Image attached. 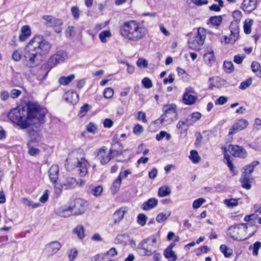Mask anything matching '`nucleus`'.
<instances>
[{"label": "nucleus", "instance_id": "obj_1", "mask_svg": "<svg viewBox=\"0 0 261 261\" xmlns=\"http://www.w3.org/2000/svg\"><path fill=\"white\" fill-rule=\"evenodd\" d=\"M46 113V110L37 102L30 101L24 106L12 109L7 116L12 123L24 129L43 123Z\"/></svg>", "mask_w": 261, "mask_h": 261}, {"label": "nucleus", "instance_id": "obj_2", "mask_svg": "<svg viewBox=\"0 0 261 261\" xmlns=\"http://www.w3.org/2000/svg\"><path fill=\"white\" fill-rule=\"evenodd\" d=\"M51 48V44L42 35H36L25 46L23 57L29 67L37 64V57L47 55Z\"/></svg>", "mask_w": 261, "mask_h": 261}, {"label": "nucleus", "instance_id": "obj_3", "mask_svg": "<svg viewBox=\"0 0 261 261\" xmlns=\"http://www.w3.org/2000/svg\"><path fill=\"white\" fill-rule=\"evenodd\" d=\"M120 34L125 39L137 42L146 37L147 28L137 20H130L123 22L120 27Z\"/></svg>", "mask_w": 261, "mask_h": 261}, {"label": "nucleus", "instance_id": "obj_4", "mask_svg": "<svg viewBox=\"0 0 261 261\" xmlns=\"http://www.w3.org/2000/svg\"><path fill=\"white\" fill-rule=\"evenodd\" d=\"M84 152L82 149H77L72 151L66 160V166L68 170H72L77 168L78 173L80 176H86L88 172L87 165L88 162L85 160Z\"/></svg>", "mask_w": 261, "mask_h": 261}, {"label": "nucleus", "instance_id": "obj_5", "mask_svg": "<svg viewBox=\"0 0 261 261\" xmlns=\"http://www.w3.org/2000/svg\"><path fill=\"white\" fill-rule=\"evenodd\" d=\"M251 225L248 223H240L229 227L227 235L233 240L242 241L252 237L254 232L248 233V229Z\"/></svg>", "mask_w": 261, "mask_h": 261}, {"label": "nucleus", "instance_id": "obj_6", "mask_svg": "<svg viewBox=\"0 0 261 261\" xmlns=\"http://www.w3.org/2000/svg\"><path fill=\"white\" fill-rule=\"evenodd\" d=\"M157 247V240L154 236L142 240L138 245L139 252L142 255L150 256Z\"/></svg>", "mask_w": 261, "mask_h": 261}, {"label": "nucleus", "instance_id": "obj_7", "mask_svg": "<svg viewBox=\"0 0 261 261\" xmlns=\"http://www.w3.org/2000/svg\"><path fill=\"white\" fill-rule=\"evenodd\" d=\"M206 38V30L203 28H199L196 36L190 37L188 40L189 48L193 50H199L204 44Z\"/></svg>", "mask_w": 261, "mask_h": 261}, {"label": "nucleus", "instance_id": "obj_8", "mask_svg": "<svg viewBox=\"0 0 261 261\" xmlns=\"http://www.w3.org/2000/svg\"><path fill=\"white\" fill-rule=\"evenodd\" d=\"M113 149L109 150L106 146L100 148L97 153L96 157L97 160L102 165L108 164L115 155H119Z\"/></svg>", "mask_w": 261, "mask_h": 261}, {"label": "nucleus", "instance_id": "obj_9", "mask_svg": "<svg viewBox=\"0 0 261 261\" xmlns=\"http://www.w3.org/2000/svg\"><path fill=\"white\" fill-rule=\"evenodd\" d=\"M42 18L45 21L46 25L54 28L55 31L57 33H60L62 32L61 26L63 25V21L61 19L51 15H44Z\"/></svg>", "mask_w": 261, "mask_h": 261}, {"label": "nucleus", "instance_id": "obj_10", "mask_svg": "<svg viewBox=\"0 0 261 261\" xmlns=\"http://www.w3.org/2000/svg\"><path fill=\"white\" fill-rule=\"evenodd\" d=\"M73 215L83 214L86 210L87 202L81 199H76L70 202Z\"/></svg>", "mask_w": 261, "mask_h": 261}, {"label": "nucleus", "instance_id": "obj_11", "mask_svg": "<svg viewBox=\"0 0 261 261\" xmlns=\"http://www.w3.org/2000/svg\"><path fill=\"white\" fill-rule=\"evenodd\" d=\"M197 99L196 93L194 89L191 87L187 88L182 97L184 103L187 105H192L195 102Z\"/></svg>", "mask_w": 261, "mask_h": 261}, {"label": "nucleus", "instance_id": "obj_12", "mask_svg": "<svg viewBox=\"0 0 261 261\" xmlns=\"http://www.w3.org/2000/svg\"><path fill=\"white\" fill-rule=\"evenodd\" d=\"M228 150L229 153L234 157L246 158L247 156V152L243 147L230 144L228 146Z\"/></svg>", "mask_w": 261, "mask_h": 261}, {"label": "nucleus", "instance_id": "obj_13", "mask_svg": "<svg viewBox=\"0 0 261 261\" xmlns=\"http://www.w3.org/2000/svg\"><path fill=\"white\" fill-rule=\"evenodd\" d=\"M177 117L178 115H172L163 113L159 119L155 120L154 123L166 125L171 124L177 120Z\"/></svg>", "mask_w": 261, "mask_h": 261}, {"label": "nucleus", "instance_id": "obj_14", "mask_svg": "<svg viewBox=\"0 0 261 261\" xmlns=\"http://www.w3.org/2000/svg\"><path fill=\"white\" fill-rule=\"evenodd\" d=\"M248 122L245 119H241L235 122L229 129L228 134L232 135L238 132L241 131L247 127Z\"/></svg>", "mask_w": 261, "mask_h": 261}, {"label": "nucleus", "instance_id": "obj_15", "mask_svg": "<svg viewBox=\"0 0 261 261\" xmlns=\"http://www.w3.org/2000/svg\"><path fill=\"white\" fill-rule=\"evenodd\" d=\"M55 213L57 215L63 217H68L73 215L70 203L56 209Z\"/></svg>", "mask_w": 261, "mask_h": 261}, {"label": "nucleus", "instance_id": "obj_16", "mask_svg": "<svg viewBox=\"0 0 261 261\" xmlns=\"http://www.w3.org/2000/svg\"><path fill=\"white\" fill-rule=\"evenodd\" d=\"M67 59L66 53L62 50L58 51L56 54L53 55L49 59V63L53 66L63 62Z\"/></svg>", "mask_w": 261, "mask_h": 261}, {"label": "nucleus", "instance_id": "obj_17", "mask_svg": "<svg viewBox=\"0 0 261 261\" xmlns=\"http://www.w3.org/2000/svg\"><path fill=\"white\" fill-rule=\"evenodd\" d=\"M257 6V0H243L242 9L248 14L256 9Z\"/></svg>", "mask_w": 261, "mask_h": 261}, {"label": "nucleus", "instance_id": "obj_18", "mask_svg": "<svg viewBox=\"0 0 261 261\" xmlns=\"http://www.w3.org/2000/svg\"><path fill=\"white\" fill-rule=\"evenodd\" d=\"M64 99L67 102L75 105L79 100V96L77 93L73 90L67 91L63 95Z\"/></svg>", "mask_w": 261, "mask_h": 261}, {"label": "nucleus", "instance_id": "obj_19", "mask_svg": "<svg viewBox=\"0 0 261 261\" xmlns=\"http://www.w3.org/2000/svg\"><path fill=\"white\" fill-rule=\"evenodd\" d=\"M127 212L126 207H121L116 210L113 214L112 221L114 224L119 223L123 219L125 214Z\"/></svg>", "mask_w": 261, "mask_h": 261}, {"label": "nucleus", "instance_id": "obj_20", "mask_svg": "<svg viewBox=\"0 0 261 261\" xmlns=\"http://www.w3.org/2000/svg\"><path fill=\"white\" fill-rule=\"evenodd\" d=\"M253 180L252 175H248L246 173H242L240 181L241 182L242 187L247 190H249L251 188V183Z\"/></svg>", "mask_w": 261, "mask_h": 261}, {"label": "nucleus", "instance_id": "obj_21", "mask_svg": "<svg viewBox=\"0 0 261 261\" xmlns=\"http://www.w3.org/2000/svg\"><path fill=\"white\" fill-rule=\"evenodd\" d=\"M62 245L58 241L52 242L49 243L46 248V251L50 255L56 254L61 248Z\"/></svg>", "mask_w": 261, "mask_h": 261}, {"label": "nucleus", "instance_id": "obj_22", "mask_svg": "<svg viewBox=\"0 0 261 261\" xmlns=\"http://www.w3.org/2000/svg\"><path fill=\"white\" fill-rule=\"evenodd\" d=\"M118 140V136L117 135H114L112 140L110 149H113L115 151V152L118 155H120L123 152L122 146L121 143H119Z\"/></svg>", "mask_w": 261, "mask_h": 261}, {"label": "nucleus", "instance_id": "obj_23", "mask_svg": "<svg viewBox=\"0 0 261 261\" xmlns=\"http://www.w3.org/2000/svg\"><path fill=\"white\" fill-rule=\"evenodd\" d=\"M31 35V30L30 26L23 25L20 30V34L19 36V40L20 42H24L27 40Z\"/></svg>", "mask_w": 261, "mask_h": 261}, {"label": "nucleus", "instance_id": "obj_24", "mask_svg": "<svg viewBox=\"0 0 261 261\" xmlns=\"http://www.w3.org/2000/svg\"><path fill=\"white\" fill-rule=\"evenodd\" d=\"M59 167L57 165H53L48 170V175L51 182L58 181L59 178Z\"/></svg>", "mask_w": 261, "mask_h": 261}, {"label": "nucleus", "instance_id": "obj_25", "mask_svg": "<svg viewBox=\"0 0 261 261\" xmlns=\"http://www.w3.org/2000/svg\"><path fill=\"white\" fill-rule=\"evenodd\" d=\"M162 111L165 114L177 115V106L173 103L165 105L162 108Z\"/></svg>", "mask_w": 261, "mask_h": 261}, {"label": "nucleus", "instance_id": "obj_26", "mask_svg": "<svg viewBox=\"0 0 261 261\" xmlns=\"http://www.w3.org/2000/svg\"><path fill=\"white\" fill-rule=\"evenodd\" d=\"M158 203V199L155 198H151L143 203L142 208L144 211H148L155 207L157 205Z\"/></svg>", "mask_w": 261, "mask_h": 261}, {"label": "nucleus", "instance_id": "obj_27", "mask_svg": "<svg viewBox=\"0 0 261 261\" xmlns=\"http://www.w3.org/2000/svg\"><path fill=\"white\" fill-rule=\"evenodd\" d=\"M229 29L231 32V35L234 38H232L233 41H236L238 39L239 33V27L238 22H232L229 26Z\"/></svg>", "mask_w": 261, "mask_h": 261}, {"label": "nucleus", "instance_id": "obj_28", "mask_svg": "<svg viewBox=\"0 0 261 261\" xmlns=\"http://www.w3.org/2000/svg\"><path fill=\"white\" fill-rule=\"evenodd\" d=\"M78 184L79 182L74 178L68 177L63 183V186L66 189H71L75 188Z\"/></svg>", "mask_w": 261, "mask_h": 261}, {"label": "nucleus", "instance_id": "obj_29", "mask_svg": "<svg viewBox=\"0 0 261 261\" xmlns=\"http://www.w3.org/2000/svg\"><path fill=\"white\" fill-rule=\"evenodd\" d=\"M259 164L258 161H253L251 164L245 166L242 168V173H246L248 175H251V174L254 171V168Z\"/></svg>", "mask_w": 261, "mask_h": 261}, {"label": "nucleus", "instance_id": "obj_30", "mask_svg": "<svg viewBox=\"0 0 261 261\" xmlns=\"http://www.w3.org/2000/svg\"><path fill=\"white\" fill-rule=\"evenodd\" d=\"M164 254L169 261H175L177 259V256L175 252L173 250L170 249V247H167L165 250Z\"/></svg>", "mask_w": 261, "mask_h": 261}, {"label": "nucleus", "instance_id": "obj_31", "mask_svg": "<svg viewBox=\"0 0 261 261\" xmlns=\"http://www.w3.org/2000/svg\"><path fill=\"white\" fill-rule=\"evenodd\" d=\"M75 78L74 74H70L67 76H61L59 78L58 82L62 85H67L71 82Z\"/></svg>", "mask_w": 261, "mask_h": 261}, {"label": "nucleus", "instance_id": "obj_32", "mask_svg": "<svg viewBox=\"0 0 261 261\" xmlns=\"http://www.w3.org/2000/svg\"><path fill=\"white\" fill-rule=\"evenodd\" d=\"M112 36V34L110 31L106 30L102 31L99 34V38L100 41L103 43H106L107 42V39L110 38Z\"/></svg>", "mask_w": 261, "mask_h": 261}, {"label": "nucleus", "instance_id": "obj_33", "mask_svg": "<svg viewBox=\"0 0 261 261\" xmlns=\"http://www.w3.org/2000/svg\"><path fill=\"white\" fill-rule=\"evenodd\" d=\"M170 189L167 186L161 187L158 191V196L160 197H164L170 194Z\"/></svg>", "mask_w": 261, "mask_h": 261}, {"label": "nucleus", "instance_id": "obj_34", "mask_svg": "<svg viewBox=\"0 0 261 261\" xmlns=\"http://www.w3.org/2000/svg\"><path fill=\"white\" fill-rule=\"evenodd\" d=\"M209 21L214 26L218 27L222 22V17L220 15L212 16L210 18Z\"/></svg>", "mask_w": 261, "mask_h": 261}, {"label": "nucleus", "instance_id": "obj_35", "mask_svg": "<svg viewBox=\"0 0 261 261\" xmlns=\"http://www.w3.org/2000/svg\"><path fill=\"white\" fill-rule=\"evenodd\" d=\"M21 202L25 205L31 207L33 208H36L40 206L39 203H34L33 201L30 200L26 198H21Z\"/></svg>", "mask_w": 261, "mask_h": 261}, {"label": "nucleus", "instance_id": "obj_36", "mask_svg": "<svg viewBox=\"0 0 261 261\" xmlns=\"http://www.w3.org/2000/svg\"><path fill=\"white\" fill-rule=\"evenodd\" d=\"M201 117V115L199 112H195L192 114L191 117V120L190 122H189L188 120L186 122H182V124H187V125H192L193 123L196 122L197 120L199 119Z\"/></svg>", "mask_w": 261, "mask_h": 261}, {"label": "nucleus", "instance_id": "obj_37", "mask_svg": "<svg viewBox=\"0 0 261 261\" xmlns=\"http://www.w3.org/2000/svg\"><path fill=\"white\" fill-rule=\"evenodd\" d=\"M122 179L120 176H118L113 182L112 186V191L114 193H116L119 189L121 184Z\"/></svg>", "mask_w": 261, "mask_h": 261}, {"label": "nucleus", "instance_id": "obj_38", "mask_svg": "<svg viewBox=\"0 0 261 261\" xmlns=\"http://www.w3.org/2000/svg\"><path fill=\"white\" fill-rule=\"evenodd\" d=\"M22 57V52L20 48L15 50L12 54V59L15 62H19L20 61Z\"/></svg>", "mask_w": 261, "mask_h": 261}, {"label": "nucleus", "instance_id": "obj_39", "mask_svg": "<svg viewBox=\"0 0 261 261\" xmlns=\"http://www.w3.org/2000/svg\"><path fill=\"white\" fill-rule=\"evenodd\" d=\"M220 250L221 252L224 255L225 257H230L233 252L231 249L229 248L225 245H221L220 247Z\"/></svg>", "mask_w": 261, "mask_h": 261}, {"label": "nucleus", "instance_id": "obj_40", "mask_svg": "<svg viewBox=\"0 0 261 261\" xmlns=\"http://www.w3.org/2000/svg\"><path fill=\"white\" fill-rule=\"evenodd\" d=\"M74 232L80 239H82L85 237L84 228L82 225H77L74 229Z\"/></svg>", "mask_w": 261, "mask_h": 261}, {"label": "nucleus", "instance_id": "obj_41", "mask_svg": "<svg viewBox=\"0 0 261 261\" xmlns=\"http://www.w3.org/2000/svg\"><path fill=\"white\" fill-rule=\"evenodd\" d=\"M204 60L209 64H212L215 62V58L213 51L205 53L204 55Z\"/></svg>", "mask_w": 261, "mask_h": 261}, {"label": "nucleus", "instance_id": "obj_42", "mask_svg": "<svg viewBox=\"0 0 261 261\" xmlns=\"http://www.w3.org/2000/svg\"><path fill=\"white\" fill-rule=\"evenodd\" d=\"M78 250L75 248L70 249L68 251V256L70 261H73L77 256Z\"/></svg>", "mask_w": 261, "mask_h": 261}, {"label": "nucleus", "instance_id": "obj_43", "mask_svg": "<svg viewBox=\"0 0 261 261\" xmlns=\"http://www.w3.org/2000/svg\"><path fill=\"white\" fill-rule=\"evenodd\" d=\"M224 203L228 207H233L238 205V199L235 198L226 199L224 200Z\"/></svg>", "mask_w": 261, "mask_h": 261}, {"label": "nucleus", "instance_id": "obj_44", "mask_svg": "<svg viewBox=\"0 0 261 261\" xmlns=\"http://www.w3.org/2000/svg\"><path fill=\"white\" fill-rule=\"evenodd\" d=\"M189 158L194 163H198L200 160V157L198 155L197 151L195 150L191 151Z\"/></svg>", "mask_w": 261, "mask_h": 261}, {"label": "nucleus", "instance_id": "obj_45", "mask_svg": "<svg viewBox=\"0 0 261 261\" xmlns=\"http://www.w3.org/2000/svg\"><path fill=\"white\" fill-rule=\"evenodd\" d=\"M251 67L252 71L256 73V76H258L259 72H260L261 73V66L258 62L253 61L251 64Z\"/></svg>", "mask_w": 261, "mask_h": 261}, {"label": "nucleus", "instance_id": "obj_46", "mask_svg": "<svg viewBox=\"0 0 261 261\" xmlns=\"http://www.w3.org/2000/svg\"><path fill=\"white\" fill-rule=\"evenodd\" d=\"M164 137H165L167 140H169L171 137L170 134L167 133L165 131L162 130L156 135L155 139L156 140L160 141Z\"/></svg>", "mask_w": 261, "mask_h": 261}, {"label": "nucleus", "instance_id": "obj_47", "mask_svg": "<svg viewBox=\"0 0 261 261\" xmlns=\"http://www.w3.org/2000/svg\"><path fill=\"white\" fill-rule=\"evenodd\" d=\"M261 247V242L259 241L256 242L254 244L253 247H249V249H252V254L254 256H257L258 254V250Z\"/></svg>", "mask_w": 261, "mask_h": 261}, {"label": "nucleus", "instance_id": "obj_48", "mask_svg": "<svg viewBox=\"0 0 261 261\" xmlns=\"http://www.w3.org/2000/svg\"><path fill=\"white\" fill-rule=\"evenodd\" d=\"M230 158L231 157L229 155L226 154H224V160L226 161L225 163L227 164L230 171L233 173L234 171V167L230 160Z\"/></svg>", "mask_w": 261, "mask_h": 261}, {"label": "nucleus", "instance_id": "obj_49", "mask_svg": "<svg viewBox=\"0 0 261 261\" xmlns=\"http://www.w3.org/2000/svg\"><path fill=\"white\" fill-rule=\"evenodd\" d=\"M170 215V213H160L156 217V221L158 223H162L167 220Z\"/></svg>", "mask_w": 261, "mask_h": 261}, {"label": "nucleus", "instance_id": "obj_50", "mask_svg": "<svg viewBox=\"0 0 261 261\" xmlns=\"http://www.w3.org/2000/svg\"><path fill=\"white\" fill-rule=\"evenodd\" d=\"M252 83V79L251 77H249L245 81H243L240 84L239 88L241 90H245L251 85Z\"/></svg>", "mask_w": 261, "mask_h": 261}, {"label": "nucleus", "instance_id": "obj_51", "mask_svg": "<svg viewBox=\"0 0 261 261\" xmlns=\"http://www.w3.org/2000/svg\"><path fill=\"white\" fill-rule=\"evenodd\" d=\"M223 66L225 71L227 73H231L234 70V67L232 62L225 61Z\"/></svg>", "mask_w": 261, "mask_h": 261}, {"label": "nucleus", "instance_id": "obj_52", "mask_svg": "<svg viewBox=\"0 0 261 261\" xmlns=\"http://www.w3.org/2000/svg\"><path fill=\"white\" fill-rule=\"evenodd\" d=\"M103 191V188L101 186H98L95 187L92 189L91 194L94 196H99L101 195Z\"/></svg>", "mask_w": 261, "mask_h": 261}, {"label": "nucleus", "instance_id": "obj_53", "mask_svg": "<svg viewBox=\"0 0 261 261\" xmlns=\"http://www.w3.org/2000/svg\"><path fill=\"white\" fill-rule=\"evenodd\" d=\"M137 222L141 226H144L146 224L147 217L143 214H140L137 217Z\"/></svg>", "mask_w": 261, "mask_h": 261}, {"label": "nucleus", "instance_id": "obj_54", "mask_svg": "<svg viewBox=\"0 0 261 261\" xmlns=\"http://www.w3.org/2000/svg\"><path fill=\"white\" fill-rule=\"evenodd\" d=\"M71 12L75 20H78L80 18V10L77 6H73L71 8Z\"/></svg>", "mask_w": 261, "mask_h": 261}, {"label": "nucleus", "instance_id": "obj_55", "mask_svg": "<svg viewBox=\"0 0 261 261\" xmlns=\"http://www.w3.org/2000/svg\"><path fill=\"white\" fill-rule=\"evenodd\" d=\"M52 184H53L55 192L56 194H60L62 191L63 187H64L63 186V184L62 185L60 184L57 182V181H56L55 182H52Z\"/></svg>", "mask_w": 261, "mask_h": 261}, {"label": "nucleus", "instance_id": "obj_56", "mask_svg": "<svg viewBox=\"0 0 261 261\" xmlns=\"http://www.w3.org/2000/svg\"><path fill=\"white\" fill-rule=\"evenodd\" d=\"M142 84L146 89L150 88L153 86L151 80L147 77L143 79L142 80Z\"/></svg>", "mask_w": 261, "mask_h": 261}, {"label": "nucleus", "instance_id": "obj_57", "mask_svg": "<svg viewBox=\"0 0 261 261\" xmlns=\"http://www.w3.org/2000/svg\"><path fill=\"white\" fill-rule=\"evenodd\" d=\"M136 65L139 68H146L148 66L147 61L143 58H139L136 62Z\"/></svg>", "mask_w": 261, "mask_h": 261}, {"label": "nucleus", "instance_id": "obj_58", "mask_svg": "<svg viewBox=\"0 0 261 261\" xmlns=\"http://www.w3.org/2000/svg\"><path fill=\"white\" fill-rule=\"evenodd\" d=\"M253 23V21L252 20H250L249 22H247V20L245 21L244 25V32L247 34H249L251 32V26Z\"/></svg>", "mask_w": 261, "mask_h": 261}, {"label": "nucleus", "instance_id": "obj_59", "mask_svg": "<svg viewBox=\"0 0 261 261\" xmlns=\"http://www.w3.org/2000/svg\"><path fill=\"white\" fill-rule=\"evenodd\" d=\"M75 34V28L73 26H69L65 31L66 37H71Z\"/></svg>", "mask_w": 261, "mask_h": 261}, {"label": "nucleus", "instance_id": "obj_60", "mask_svg": "<svg viewBox=\"0 0 261 261\" xmlns=\"http://www.w3.org/2000/svg\"><path fill=\"white\" fill-rule=\"evenodd\" d=\"M114 94V90L112 88H107L103 92V95L106 98L109 99L111 98Z\"/></svg>", "mask_w": 261, "mask_h": 261}, {"label": "nucleus", "instance_id": "obj_61", "mask_svg": "<svg viewBox=\"0 0 261 261\" xmlns=\"http://www.w3.org/2000/svg\"><path fill=\"white\" fill-rule=\"evenodd\" d=\"M205 202V200L202 198H199L195 201L193 203V207L194 208H198Z\"/></svg>", "mask_w": 261, "mask_h": 261}, {"label": "nucleus", "instance_id": "obj_62", "mask_svg": "<svg viewBox=\"0 0 261 261\" xmlns=\"http://www.w3.org/2000/svg\"><path fill=\"white\" fill-rule=\"evenodd\" d=\"M144 130V128L143 126L139 124H137L135 125L133 128V133L136 135H140Z\"/></svg>", "mask_w": 261, "mask_h": 261}, {"label": "nucleus", "instance_id": "obj_63", "mask_svg": "<svg viewBox=\"0 0 261 261\" xmlns=\"http://www.w3.org/2000/svg\"><path fill=\"white\" fill-rule=\"evenodd\" d=\"M87 129L89 132L92 134H95L97 132V127L95 124L92 122H90L87 125Z\"/></svg>", "mask_w": 261, "mask_h": 261}, {"label": "nucleus", "instance_id": "obj_64", "mask_svg": "<svg viewBox=\"0 0 261 261\" xmlns=\"http://www.w3.org/2000/svg\"><path fill=\"white\" fill-rule=\"evenodd\" d=\"M105 256L106 254L105 253L96 254L91 258V261H103Z\"/></svg>", "mask_w": 261, "mask_h": 261}]
</instances>
